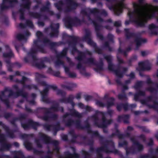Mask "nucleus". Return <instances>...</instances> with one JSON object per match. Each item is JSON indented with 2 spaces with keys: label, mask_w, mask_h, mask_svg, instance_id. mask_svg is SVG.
I'll return each mask as SVG.
<instances>
[{
  "label": "nucleus",
  "mask_w": 158,
  "mask_h": 158,
  "mask_svg": "<svg viewBox=\"0 0 158 158\" xmlns=\"http://www.w3.org/2000/svg\"><path fill=\"white\" fill-rule=\"evenodd\" d=\"M155 12L158 13V7L147 6L139 7L135 10L136 22L140 25H142L147 19L150 18Z\"/></svg>",
  "instance_id": "nucleus-1"
},
{
  "label": "nucleus",
  "mask_w": 158,
  "mask_h": 158,
  "mask_svg": "<svg viewBox=\"0 0 158 158\" xmlns=\"http://www.w3.org/2000/svg\"><path fill=\"white\" fill-rule=\"evenodd\" d=\"M123 4L121 3L118 5L114 9V11L117 15H119L122 12V9L123 8Z\"/></svg>",
  "instance_id": "nucleus-2"
},
{
  "label": "nucleus",
  "mask_w": 158,
  "mask_h": 158,
  "mask_svg": "<svg viewBox=\"0 0 158 158\" xmlns=\"http://www.w3.org/2000/svg\"><path fill=\"white\" fill-rule=\"evenodd\" d=\"M36 35L38 36H40L41 35V33L40 31H38L36 33Z\"/></svg>",
  "instance_id": "nucleus-3"
},
{
  "label": "nucleus",
  "mask_w": 158,
  "mask_h": 158,
  "mask_svg": "<svg viewBox=\"0 0 158 158\" xmlns=\"http://www.w3.org/2000/svg\"><path fill=\"white\" fill-rule=\"evenodd\" d=\"M144 53H145V52H142V54L143 56H144L145 55V54H144Z\"/></svg>",
  "instance_id": "nucleus-4"
},
{
  "label": "nucleus",
  "mask_w": 158,
  "mask_h": 158,
  "mask_svg": "<svg viewBox=\"0 0 158 158\" xmlns=\"http://www.w3.org/2000/svg\"><path fill=\"white\" fill-rule=\"evenodd\" d=\"M4 56L5 57H9L10 56L9 55H4Z\"/></svg>",
  "instance_id": "nucleus-5"
},
{
  "label": "nucleus",
  "mask_w": 158,
  "mask_h": 158,
  "mask_svg": "<svg viewBox=\"0 0 158 158\" xmlns=\"http://www.w3.org/2000/svg\"><path fill=\"white\" fill-rule=\"evenodd\" d=\"M125 23H126V24H128V23H127V22H125Z\"/></svg>",
  "instance_id": "nucleus-6"
},
{
  "label": "nucleus",
  "mask_w": 158,
  "mask_h": 158,
  "mask_svg": "<svg viewBox=\"0 0 158 158\" xmlns=\"http://www.w3.org/2000/svg\"><path fill=\"white\" fill-rule=\"evenodd\" d=\"M1 64V62L0 61V64Z\"/></svg>",
  "instance_id": "nucleus-7"
},
{
  "label": "nucleus",
  "mask_w": 158,
  "mask_h": 158,
  "mask_svg": "<svg viewBox=\"0 0 158 158\" xmlns=\"http://www.w3.org/2000/svg\"><path fill=\"white\" fill-rule=\"evenodd\" d=\"M1 50V48H0V51Z\"/></svg>",
  "instance_id": "nucleus-8"
}]
</instances>
